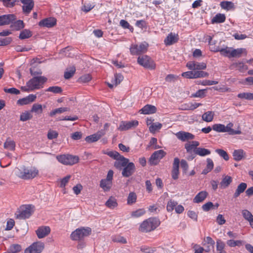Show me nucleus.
Here are the masks:
<instances>
[{
    "label": "nucleus",
    "mask_w": 253,
    "mask_h": 253,
    "mask_svg": "<svg viewBox=\"0 0 253 253\" xmlns=\"http://www.w3.org/2000/svg\"><path fill=\"white\" fill-rule=\"evenodd\" d=\"M105 154L116 160L114 164V167L119 170L122 169L129 163L128 159L120 155L117 151H111Z\"/></svg>",
    "instance_id": "2"
},
{
    "label": "nucleus",
    "mask_w": 253,
    "mask_h": 253,
    "mask_svg": "<svg viewBox=\"0 0 253 253\" xmlns=\"http://www.w3.org/2000/svg\"><path fill=\"white\" fill-rule=\"evenodd\" d=\"M233 66L241 72H244L248 69V67L243 62L235 63Z\"/></svg>",
    "instance_id": "44"
},
{
    "label": "nucleus",
    "mask_w": 253,
    "mask_h": 253,
    "mask_svg": "<svg viewBox=\"0 0 253 253\" xmlns=\"http://www.w3.org/2000/svg\"><path fill=\"white\" fill-rule=\"evenodd\" d=\"M214 244L215 242L211 237L209 236L207 237L204 239V243L203 244L205 251L208 253L211 250H213Z\"/></svg>",
    "instance_id": "18"
},
{
    "label": "nucleus",
    "mask_w": 253,
    "mask_h": 253,
    "mask_svg": "<svg viewBox=\"0 0 253 253\" xmlns=\"http://www.w3.org/2000/svg\"><path fill=\"white\" fill-rule=\"evenodd\" d=\"M238 97L241 99H246L247 100H253V93L243 92L239 93Z\"/></svg>",
    "instance_id": "48"
},
{
    "label": "nucleus",
    "mask_w": 253,
    "mask_h": 253,
    "mask_svg": "<svg viewBox=\"0 0 253 253\" xmlns=\"http://www.w3.org/2000/svg\"><path fill=\"white\" fill-rule=\"evenodd\" d=\"M112 185V182L106 179H101L100 182V186L104 191H109Z\"/></svg>",
    "instance_id": "31"
},
{
    "label": "nucleus",
    "mask_w": 253,
    "mask_h": 253,
    "mask_svg": "<svg viewBox=\"0 0 253 253\" xmlns=\"http://www.w3.org/2000/svg\"><path fill=\"white\" fill-rule=\"evenodd\" d=\"M194 153L196 155L203 157L210 155L211 154V151L209 149L206 148L198 147L194 150Z\"/></svg>",
    "instance_id": "35"
},
{
    "label": "nucleus",
    "mask_w": 253,
    "mask_h": 253,
    "mask_svg": "<svg viewBox=\"0 0 253 253\" xmlns=\"http://www.w3.org/2000/svg\"><path fill=\"white\" fill-rule=\"evenodd\" d=\"M214 116V113L212 111H208L204 113L202 116V120L206 122H211Z\"/></svg>",
    "instance_id": "36"
},
{
    "label": "nucleus",
    "mask_w": 253,
    "mask_h": 253,
    "mask_svg": "<svg viewBox=\"0 0 253 253\" xmlns=\"http://www.w3.org/2000/svg\"><path fill=\"white\" fill-rule=\"evenodd\" d=\"M3 147L5 149L14 151L15 148V143L11 138L8 137L4 143Z\"/></svg>",
    "instance_id": "28"
},
{
    "label": "nucleus",
    "mask_w": 253,
    "mask_h": 253,
    "mask_svg": "<svg viewBox=\"0 0 253 253\" xmlns=\"http://www.w3.org/2000/svg\"><path fill=\"white\" fill-rule=\"evenodd\" d=\"M242 214L244 218L248 221L253 217V215L248 210H244L242 211Z\"/></svg>",
    "instance_id": "56"
},
{
    "label": "nucleus",
    "mask_w": 253,
    "mask_h": 253,
    "mask_svg": "<svg viewBox=\"0 0 253 253\" xmlns=\"http://www.w3.org/2000/svg\"><path fill=\"white\" fill-rule=\"evenodd\" d=\"M94 6L95 5L93 4V3H85L82 7V10L86 13L90 11L92 9H93L94 7Z\"/></svg>",
    "instance_id": "55"
},
{
    "label": "nucleus",
    "mask_w": 253,
    "mask_h": 253,
    "mask_svg": "<svg viewBox=\"0 0 253 253\" xmlns=\"http://www.w3.org/2000/svg\"><path fill=\"white\" fill-rule=\"evenodd\" d=\"M186 66L190 70H203L207 68V64L204 62H198L196 61H188Z\"/></svg>",
    "instance_id": "12"
},
{
    "label": "nucleus",
    "mask_w": 253,
    "mask_h": 253,
    "mask_svg": "<svg viewBox=\"0 0 253 253\" xmlns=\"http://www.w3.org/2000/svg\"><path fill=\"white\" fill-rule=\"evenodd\" d=\"M46 91L52 92L55 93H61L62 91L61 87L57 86H50L46 90Z\"/></svg>",
    "instance_id": "59"
},
{
    "label": "nucleus",
    "mask_w": 253,
    "mask_h": 253,
    "mask_svg": "<svg viewBox=\"0 0 253 253\" xmlns=\"http://www.w3.org/2000/svg\"><path fill=\"white\" fill-rule=\"evenodd\" d=\"M211 50L214 52H220L221 55L228 57L229 58H231V52L232 48L226 47L225 48L220 49L219 47L214 48L211 46L210 47Z\"/></svg>",
    "instance_id": "22"
},
{
    "label": "nucleus",
    "mask_w": 253,
    "mask_h": 253,
    "mask_svg": "<svg viewBox=\"0 0 253 253\" xmlns=\"http://www.w3.org/2000/svg\"><path fill=\"white\" fill-rule=\"evenodd\" d=\"M213 130L218 132H225V126L223 124H216L212 126Z\"/></svg>",
    "instance_id": "50"
},
{
    "label": "nucleus",
    "mask_w": 253,
    "mask_h": 253,
    "mask_svg": "<svg viewBox=\"0 0 253 253\" xmlns=\"http://www.w3.org/2000/svg\"><path fill=\"white\" fill-rule=\"evenodd\" d=\"M135 170V167L132 162H129L122 169V174L124 177H128L132 175Z\"/></svg>",
    "instance_id": "13"
},
{
    "label": "nucleus",
    "mask_w": 253,
    "mask_h": 253,
    "mask_svg": "<svg viewBox=\"0 0 253 253\" xmlns=\"http://www.w3.org/2000/svg\"><path fill=\"white\" fill-rule=\"evenodd\" d=\"M143 114H151L155 113L157 108L152 105L147 104L145 105L140 111Z\"/></svg>",
    "instance_id": "25"
},
{
    "label": "nucleus",
    "mask_w": 253,
    "mask_h": 253,
    "mask_svg": "<svg viewBox=\"0 0 253 253\" xmlns=\"http://www.w3.org/2000/svg\"><path fill=\"white\" fill-rule=\"evenodd\" d=\"M31 32L27 30H24L21 32L19 38L20 39H25L31 37Z\"/></svg>",
    "instance_id": "58"
},
{
    "label": "nucleus",
    "mask_w": 253,
    "mask_h": 253,
    "mask_svg": "<svg viewBox=\"0 0 253 253\" xmlns=\"http://www.w3.org/2000/svg\"><path fill=\"white\" fill-rule=\"evenodd\" d=\"M179 36L178 34L170 33L168 34L164 40V43L166 45H171L178 42Z\"/></svg>",
    "instance_id": "17"
},
{
    "label": "nucleus",
    "mask_w": 253,
    "mask_h": 253,
    "mask_svg": "<svg viewBox=\"0 0 253 253\" xmlns=\"http://www.w3.org/2000/svg\"><path fill=\"white\" fill-rule=\"evenodd\" d=\"M12 39L10 37H6L3 39H0V46L7 45L11 43Z\"/></svg>",
    "instance_id": "62"
},
{
    "label": "nucleus",
    "mask_w": 253,
    "mask_h": 253,
    "mask_svg": "<svg viewBox=\"0 0 253 253\" xmlns=\"http://www.w3.org/2000/svg\"><path fill=\"white\" fill-rule=\"evenodd\" d=\"M144 209H139L131 212V215L133 217H139L145 213Z\"/></svg>",
    "instance_id": "54"
},
{
    "label": "nucleus",
    "mask_w": 253,
    "mask_h": 253,
    "mask_svg": "<svg viewBox=\"0 0 253 253\" xmlns=\"http://www.w3.org/2000/svg\"><path fill=\"white\" fill-rule=\"evenodd\" d=\"M105 206L109 209H113L118 206L116 199L114 197H110L105 203Z\"/></svg>",
    "instance_id": "34"
},
{
    "label": "nucleus",
    "mask_w": 253,
    "mask_h": 253,
    "mask_svg": "<svg viewBox=\"0 0 253 253\" xmlns=\"http://www.w3.org/2000/svg\"><path fill=\"white\" fill-rule=\"evenodd\" d=\"M21 1L24 4L22 7L24 12L29 13L32 10V0H21Z\"/></svg>",
    "instance_id": "33"
},
{
    "label": "nucleus",
    "mask_w": 253,
    "mask_h": 253,
    "mask_svg": "<svg viewBox=\"0 0 253 253\" xmlns=\"http://www.w3.org/2000/svg\"><path fill=\"white\" fill-rule=\"evenodd\" d=\"M56 159L60 163L65 165H73L78 163L79 161L78 156L69 154L58 155Z\"/></svg>",
    "instance_id": "6"
},
{
    "label": "nucleus",
    "mask_w": 253,
    "mask_h": 253,
    "mask_svg": "<svg viewBox=\"0 0 253 253\" xmlns=\"http://www.w3.org/2000/svg\"><path fill=\"white\" fill-rule=\"evenodd\" d=\"M149 44L146 42H143L139 44H132L129 49L132 55H140L145 53L147 50Z\"/></svg>",
    "instance_id": "7"
},
{
    "label": "nucleus",
    "mask_w": 253,
    "mask_h": 253,
    "mask_svg": "<svg viewBox=\"0 0 253 253\" xmlns=\"http://www.w3.org/2000/svg\"><path fill=\"white\" fill-rule=\"evenodd\" d=\"M21 250V247L18 244L11 245L8 249L9 253H17Z\"/></svg>",
    "instance_id": "49"
},
{
    "label": "nucleus",
    "mask_w": 253,
    "mask_h": 253,
    "mask_svg": "<svg viewBox=\"0 0 253 253\" xmlns=\"http://www.w3.org/2000/svg\"><path fill=\"white\" fill-rule=\"evenodd\" d=\"M181 76L186 79H195L194 71L191 70L183 72L182 73Z\"/></svg>",
    "instance_id": "60"
},
{
    "label": "nucleus",
    "mask_w": 253,
    "mask_h": 253,
    "mask_svg": "<svg viewBox=\"0 0 253 253\" xmlns=\"http://www.w3.org/2000/svg\"><path fill=\"white\" fill-rule=\"evenodd\" d=\"M160 223L161 222L158 218L150 217L141 223L139 230L142 232H149L156 229L160 225Z\"/></svg>",
    "instance_id": "1"
},
{
    "label": "nucleus",
    "mask_w": 253,
    "mask_h": 253,
    "mask_svg": "<svg viewBox=\"0 0 253 253\" xmlns=\"http://www.w3.org/2000/svg\"><path fill=\"white\" fill-rule=\"evenodd\" d=\"M44 248L43 242L39 241L33 243V253H41Z\"/></svg>",
    "instance_id": "26"
},
{
    "label": "nucleus",
    "mask_w": 253,
    "mask_h": 253,
    "mask_svg": "<svg viewBox=\"0 0 253 253\" xmlns=\"http://www.w3.org/2000/svg\"><path fill=\"white\" fill-rule=\"evenodd\" d=\"M166 153L163 150L155 151L151 156L149 160L150 165H157L160 160L165 156Z\"/></svg>",
    "instance_id": "9"
},
{
    "label": "nucleus",
    "mask_w": 253,
    "mask_h": 253,
    "mask_svg": "<svg viewBox=\"0 0 253 253\" xmlns=\"http://www.w3.org/2000/svg\"><path fill=\"white\" fill-rule=\"evenodd\" d=\"M233 124L232 123H228L226 126H225V132H228L230 135L240 134L242 132L240 129L234 130L232 129Z\"/></svg>",
    "instance_id": "30"
},
{
    "label": "nucleus",
    "mask_w": 253,
    "mask_h": 253,
    "mask_svg": "<svg viewBox=\"0 0 253 253\" xmlns=\"http://www.w3.org/2000/svg\"><path fill=\"white\" fill-rule=\"evenodd\" d=\"M162 127V124L160 123H153L149 126V131L150 132L154 133L157 130L160 129Z\"/></svg>",
    "instance_id": "45"
},
{
    "label": "nucleus",
    "mask_w": 253,
    "mask_h": 253,
    "mask_svg": "<svg viewBox=\"0 0 253 253\" xmlns=\"http://www.w3.org/2000/svg\"><path fill=\"white\" fill-rule=\"evenodd\" d=\"M176 137L181 141L184 142L189 140L194 139L195 135L190 132L180 131L175 134Z\"/></svg>",
    "instance_id": "16"
},
{
    "label": "nucleus",
    "mask_w": 253,
    "mask_h": 253,
    "mask_svg": "<svg viewBox=\"0 0 253 253\" xmlns=\"http://www.w3.org/2000/svg\"><path fill=\"white\" fill-rule=\"evenodd\" d=\"M140 249L144 253H154L156 251V248L146 245L141 246Z\"/></svg>",
    "instance_id": "43"
},
{
    "label": "nucleus",
    "mask_w": 253,
    "mask_h": 253,
    "mask_svg": "<svg viewBox=\"0 0 253 253\" xmlns=\"http://www.w3.org/2000/svg\"><path fill=\"white\" fill-rule=\"evenodd\" d=\"M137 196L135 193L133 192H130L127 199V205H131L136 202Z\"/></svg>",
    "instance_id": "41"
},
{
    "label": "nucleus",
    "mask_w": 253,
    "mask_h": 253,
    "mask_svg": "<svg viewBox=\"0 0 253 253\" xmlns=\"http://www.w3.org/2000/svg\"><path fill=\"white\" fill-rule=\"evenodd\" d=\"M16 19L14 14H7L0 16V26L7 25Z\"/></svg>",
    "instance_id": "21"
},
{
    "label": "nucleus",
    "mask_w": 253,
    "mask_h": 253,
    "mask_svg": "<svg viewBox=\"0 0 253 253\" xmlns=\"http://www.w3.org/2000/svg\"><path fill=\"white\" fill-rule=\"evenodd\" d=\"M33 112L37 114H41L42 112V105L39 104H34L33 105Z\"/></svg>",
    "instance_id": "63"
},
{
    "label": "nucleus",
    "mask_w": 253,
    "mask_h": 253,
    "mask_svg": "<svg viewBox=\"0 0 253 253\" xmlns=\"http://www.w3.org/2000/svg\"><path fill=\"white\" fill-rule=\"evenodd\" d=\"M245 50V49L242 48L235 49H232L231 52V57H239L241 56L243 51Z\"/></svg>",
    "instance_id": "47"
},
{
    "label": "nucleus",
    "mask_w": 253,
    "mask_h": 253,
    "mask_svg": "<svg viewBox=\"0 0 253 253\" xmlns=\"http://www.w3.org/2000/svg\"><path fill=\"white\" fill-rule=\"evenodd\" d=\"M195 79L208 77L209 73L202 70L194 71Z\"/></svg>",
    "instance_id": "52"
},
{
    "label": "nucleus",
    "mask_w": 253,
    "mask_h": 253,
    "mask_svg": "<svg viewBox=\"0 0 253 253\" xmlns=\"http://www.w3.org/2000/svg\"><path fill=\"white\" fill-rule=\"evenodd\" d=\"M50 228L48 226H41L36 230V233L39 239H42L47 236L50 233Z\"/></svg>",
    "instance_id": "15"
},
{
    "label": "nucleus",
    "mask_w": 253,
    "mask_h": 253,
    "mask_svg": "<svg viewBox=\"0 0 253 253\" xmlns=\"http://www.w3.org/2000/svg\"><path fill=\"white\" fill-rule=\"evenodd\" d=\"M232 178L229 175H223L221 182L219 183V186L221 189H225L227 188L232 183Z\"/></svg>",
    "instance_id": "24"
},
{
    "label": "nucleus",
    "mask_w": 253,
    "mask_h": 253,
    "mask_svg": "<svg viewBox=\"0 0 253 253\" xmlns=\"http://www.w3.org/2000/svg\"><path fill=\"white\" fill-rule=\"evenodd\" d=\"M208 193L206 191H202L199 192L193 199L195 203H199L202 202L207 197Z\"/></svg>",
    "instance_id": "29"
},
{
    "label": "nucleus",
    "mask_w": 253,
    "mask_h": 253,
    "mask_svg": "<svg viewBox=\"0 0 253 253\" xmlns=\"http://www.w3.org/2000/svg\"><path fill=\"white\" fill-rule=\"evenodd\" d=\"M15 174L19 178L25 180L29 179L32 176L31 170L25 166L16 168L15 169Z\"/></svg>",
    "instance_id": "8"
},
{
    "label": "nucleus",
    "mask_w": 253,
    "mask_h": 253,
    "mask_svg": "<svg viewBox=\"0 0 253 253\" xmlns=\"http://www.w3.org/2000/svg\"><path fill=\"white\" fill-rule=\"evenodd\" d=\"M220 6L222 8L226 10H230L234 8V3L231 1H223L220 2Z\"/></svg>",
    "instance_id": "46"
},
{
    "label": "nucleus",
    "mask_w": 253,
    "mask_h": 253,
    "mask_svg": "<svg viewBox=\"0 0 253 253\" xmlns=\"http://www.w3.org/2000/svg\"><path fill=\"white\" fill-rule=\"evenodd\" d=\"M215 152L217 153L221 157H222L225 161H228L229 159V157L227 153L224 150L217 149L215 150Z\"/></svg>",
    "instance_id": "51"
},
{
    "label": "nucleus",
    "mask_w": 253,
    "mask_h": 253,
    "mask_svg": "<svg viewBox=\"0 0 253 253\" xmlns=\"http://www.w3.org/2000/svg\"><path fill=\"white\" fill-rule=\"evenodd\" d=\"M138 125V122L137 120H132L129 122L121 121L118 129L120 131H125L135 128Z\"/></svg>",
    "instance_id": "10"
},
{
    "label": "nucleus",
    "mask_w": 253,
    "mask_h": 253,
    "mask_svg": "<svg viewBox=\"0 0 253 253\" xmlns=\"http://www.w3.org/2000/svg\"><path fill=\"white\" fill-rule=\"evenodd\" d=\"M24 27L23 21L19 20L13 22L11 25V28L13 30L18 31L23 28Z\"/></svg>",
    "instance_id": "39"
},
{
    "label": "nucleus",
    "mask_w": 253,
    "mask_h": 253,
    "mask_svg": "<svg viewBox=\"0 0 253 253\" xmlns=\"http://www.w3.org/2000/svg\"><path fill=\"white\" fill-rule=\"evenodd\" d=\"M137 62L144 68L150 70H154L156 67L154 61L146 55L139 56L137 58Z\"/></svg>",
    "instance_id": "5"
},
{
    "label": "nucleus",
    "mask_w": 253,
    "mask_h": 253,
    "mask_svg": "<svg viewBox=\"0 0 253 253\" xmlns=\"http://www.w3.org/2000/svg\"><path fill=\"white\" fill-rule=\"evenodd\" d=\"M177 203L174 201L170 200L169 201L167 204V210L169 212L172 211L176 207V206H177Z\"/></svg>",
    "instance_id": "53"
},
{
    "label": "nucleus",
    "mask_w": 253,
    "mask_h": 253,
    "mask_svg": "<svg viewBox=\"0 0 253 253\" xmlns=\"http://www.w3.org/2000/svg\"><path fill=\"white\" fill-rule=\"evenodd\" d=\"M124 77L120 74H116L114 75V84H115V86H117L118 84H120V83L123 80Z\"/></svg>",
    "instance_id": "57"
},
{
    "label": "nucleus",
    "mask_w": 253,
    "mask_h": 253,
    "mask_svg": "<svg viewBox=\"0 0 253 253\" xmlns=\"http://www.w3.org/2000/svg\"><path fill=\"white\" fill-rule=\"evenodd\" d=\"M56 24V20L53 17H49L44 19L40 21L39 25L42 27L51 28L53 27Z\"/></svg>",
    "instance_id": "19"
},
{
    "label": "nucleus",
    "mask_w": 253,
    "mask_h": 253,
    "mask_svg": "<svg viewBox=\"0 0 253 253\" xmlns=\"http://www.w3.org/2000/svg\"><path fill=\"white\" fill-rule=\"evenodd\" d=\"M46 81V78L42 76H35V74L33 73V90L42 88Z\"/></svg>",
    "instance_id": "11"
},
{
    "label": "nucleus",
    "mask_w": 253,
    "mask_h": 253,
    "mask_svg": "<svg viewBox=\"0 0 253 253\" xmlns=\"http://www.w3.org/2000/svg\"><path fill=\"white\" fill-rule=\"evenodd\" d=\"M226 19V17L225 14L221 13H218L215 15L213 17V18L211 20V22L212 24L214 23H223Z\"/></svg>",
    "instance_id": "32"
},
{
    "label": "nucleus",
    "mask_w": 253,
    "mask_h": 253,
    "mask_svg": "<svg viewBox=\"0 0 253 253\" xmlns=\"http://www.w3.org/2000/svg\"><path fill=\"white\" fill-rule=\"evenodd\" d=\"M91 80V77L89 74H85L79 78V81L81 83H87Z\"/></svg>",
    "instance_id": "64"
},
{
    "label": "nucleus",
    "mask_w": 253,
    "mask_h": 253,
    "mask_svg": "<svg viewBox=\"0 0 253 253\" xmlns=\"http://www.w3.org/2000/svg\"><path fill=\"white\" fill-rule=\"evenodd\" d=\"M207 166L203 170V171L202 172V173L203 174H207L208 173L210 172L212 169L213 168V166H214L213 162L211 159L208 158L207 159Z\"/></svg>",
    "instance_id": "37"
},
{
    "label": "nucleus",
    "mask_w": 253,
    "mask_h": 253,
    "mask_svg": "<svg viewBox=\"0 0 253 253\" xmlns=\"http://www.w3.org/2000/svg\"><path fill=\"white\" fill-rule=\"evenodd\" d=\"M232 155L235 161H240L246 158V153L242 149H236L233 151Z\"/></svg>",
    "instance_id": "23"
},
{
    "label": "nucleus",
    "mask_w": 253,
    "mask_h": 253,
    "mask_svg": "<svg viewBox=\"0 0 253 253\" xmlns=\"http://www.w3.org/2000/svg\"><path fill=\"white\" fill-rule=\"evenodd\" d=\"M247 187V184L246 183L242 182L238 185L237 189L233 195L235 198L238 197L240 194L243 193Z\"/></svg>",
    "instance_id": "27"
},
{
    "label": "nucleus",
    "mask_w": 253,
    "mask_h": 253,
    "mask_svg": "<svg viewBox=\"0 0 253 253\" xmlns=\"http://www.w3.org/2000/svg\"><path fill=\"white\" fill-rule=\"evenodd\" d=\"M70 110V108L68 107H60L57 109H55L52 111H51L49 113V116L50 117H53L56 114H61L64 112L69 111Z\"/></svg>",
    "instance_id": "40"
},
{
    "label": "nucleus",
    "mask_w": 253,
    "mask_h": 253,
    "mask_svg": "<svg viewBox=\"0 0 253 253\" xmlns=\"http://www.w3.org/2000/svg\"><path fill=\"white\" fill-rule=\"evenodd\" d=\"M120 25L123 29H127L131 33L133 32V27L132 26H131L127 21L124 19L121 20L120 21Z\"/></svg>",
    "instance_id": "42"
},
{
    "label": "nucleus",
    "mask_w": 253,
    "mask_h": 253,
    "mask_svg": "<svg viewBox=\"0 0 253 253\" xmlns=\"http://www.w3.org/2000/svg\"><path fill=\"white\" fill-rule=\"evenodd\" d=\"M32 210L31 205H23L20 207L15 213V217L18 219H25L29 218Z\"/></svg>",
    "instance_id": "4"
},
{
    "label": "nucleus",
    "mask_w": 253,
    "mask_h": 253,
    "mask_svg": "<svg viewBox=\"0 0 253 253\" xmlns=\"http://www.w3.org/2000/svg\"><path fill=\"white\" fill-rule=\"evenodd\" d=\"M91 229L89 227H81L73 231L70 235V238L73 241H82L89 236L91 233Z\"/></svg>",
    "instance_id": "3"
},
{
    "label": "nucleus",
    "mask_w": 253,
    "mask_h": 253,
    "mask_svg": "<svg viewBox=\"0 0 253 253\" xmlns=\"http://www.w3.org/2000/svg\"><path fill=\"white\" fill-rule=\"evenodd\" d=\"M179 163V159L178 158H175L174 159L171 171V176L174 180L177 179L178 178Z\"/></svg>",
    "instance_id": "20"
},
{
    "label": "nucleus",
    "mask_w": 253,
    "mask_h": 253,
    "mask_svg": "<svg viewBox=\"0 0 253 253\" xmlns=\"http://www.w3.org/2000/svg\"><path fill=\"white\" fill-rule=\"evenodd\" d=\"M105 134V132L104 130L101 129L98 131L96 133L92 135L87 136L85 137V140L87 143H90L97 141L103 136Z\"/></svg>",
    "instance_id": "14"
},
{
    "label": "nucleus",
    "mask_w": 253,
    "mask_h": 253,
    "mask_svg": "<svg viewBox=\"0 0 253 253\" xmlns=\"http://www.w3.org/2000/svg\"><path fill=\"white\" fill-rule=\"evenodd\" d=\"M225 245L224 243L220 239H217L216 241V251H224Z\"/></svg>",
    "instance_id": "61"
},
{
    "label": "nucleus",
    "mask_w": 253,
    "mask_h": 253,
    "mask_svg": "<svg viewBox=\"0 0 253 253\" xmlns=\"http://www.w3.org/2000/svg\"><path fill=\"white\" fill-rule=\"evenodd\" d=\"M32 102V94L17 100V104L20 106L27 105Z\"/></svg>",
    "instance_id": "38"
}]
</instances>
